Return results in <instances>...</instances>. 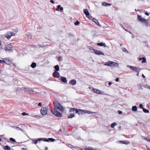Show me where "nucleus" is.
<instances>
[{
  "mask_svg": "<svg viewBox=\"0 0 150 150\" xmlns=\"http://www.w3.org/2000/svg\"><path fill=\"white\" fill-rule=\"evenodd\" d=\"M104 65L108 66H110L112 67H117L119 66L118 64L112 61H109L108 62H106L105 63Z\"/></svg>",
  "mask_w": 150,
  "mask_h": 150,
  "instance_id": "obj_1",
  "label": "nucleus"
},
{
  "mask_svg": "<svg viewBox=\"0 0 150 150\" xmlns=\"http://www.w3.org/2000/svg\"><path fill=\"white\" fill-rule=\"evenodd\" d=\"M54 107L56 109H57L61 111H64V108L58 102L56 101L53 102Z\"/></svg>",
  "mask_w": 150,
  "mask_h": 150,
  "instance_id": "obj_2",
  "label": "nucleus"
},
{
  "mask_svg": "<svg viewBox=\"0 0 150 150\" xmlns=\"http://www.w3.org/2000/svg\"><path fill=\"white\" fill-rule=\"evenodd\" d=\"M71 111H73V112H75L76 113H78V114H81L83 113L89 114V111L86 110H81V109H75L73 108H72L71 109Z\"/></svg>",
  "mask_w": 150,
  "mask_h": 150,
  "instance_id": "obj_3",
  "label": "nucleus"
},
{
  "mask_svg": "<svg viewBox=\"0 0 150 150\" xmlns=\"http://www.w3.org/2000/svg\"><path fill=\"white\" fill-rule=\"evenodd\" d=\"M137 19L139 21L144 23L145 26H148L149 25V23L148 22V20L142 18L141 16L139 15H137Z\"/></svg>",
  "mask_w": 150,
  "mask_h": 150,
  "instance_id": "obj_4",
  "label": "nucleus"
},
{
  "mask_svg": "<svg viewBox=\"0 0 150 150\" xmlns=\"http://www.w3.org/2000/svg\"><path fill=\"white\" fill-rule=\"evenodd\" d=\"M53 114L58 117H61L62 116V114L59 112L57 110L55 109H52L51 110Z\"/></svg>",
  "mask_w": 150,
  "mask_h": 150,
  "instance_id": "obj_5",
  "label": "nucleus"
},
{
  "mask_svg": "<svg viewBox=\"0 0 150 150\" xmlns=\"http://www.w3.org/2000/svg\"><path fill=\"white\" fill-rule=\"evenodd\" d=\"M128 67H129L131 70H133L139 73L140 71V70L137 67H134L128 65L127 66Z\"/></svg>",
  "mask_w": 150,
  "mask_h": 150,
  "instance_id": "obj_6",
  "label": "nucleus"
},
{
  "mask_svg": "<svg viewBox=\"0 0 150 150\" xmlns=\"http://www.w3.org/2000/svg\"><path fill=\"white\" fill-rule=\"evenodd\" d=\"M47 110L46 108L42 107L40 110V113L43 115H45L47 113Z\"/></svg>",
  "mask_w": 150,
  "mask_h": 150,
  "instance_id": "obj_7",
  "label": "nucleus"
},
{
  "mask_svg": "<svg viewBox=\"0 0 150 150\" xmlns=\"http://www.w3.org/2000/svg\"><path fill=\"white\" fill-rule=\"evenodd\" d=\"M93 92L96 93L97 94L102 95L103 94V91H101L99 90L94 88L93 89Z\"/></svg>",
  "mask_w": 150,
  "mask_h": 150,
  "instance_id": "obj_8",
  "label": "nucleus"
},
{
  "mask_svg": "<svg viewBox=\"0 0 150 150\" xmlns=\"http://www.w3.org/2000/svg\"><path fill=\"white\" fill-rule=\"evenodd\" d=\"M94 52L95 54H96L97 55H102L104 56V54L103 53V52H102L99 50H95Z\"/></svg>",
  "mask_w": 150,
  "mask_h": 150,
  "instance_id": "obj_9",
  "label": "nucleus"
},
{
  "mask_svg": "<svg viewBox=\"0 0 150 150\" xmlns=\"http://www.w3.org/2000/svg\"><path fill=\"white\" fill-rule=\"evenodd\" d=\"M12 46L11 44H8L7 45L6 48V51H11L12 49Z\"/></svg>",
  "mask_w": 150,
  "mask_h": 150,
  "instance_id": "obj_10",
  "label": "nucleus"
},
{
  "mask_svg": "<svg viewBox=\"0 0 150 150\" xmlns=\"http://www.w3.org/2000/svg\"><path fill=\"white\" fill-rule=\"evenodd\" d=\"M22 88H23L24 89V91H28L29 92H35L34 90H33L31 88H28L26 87H23Z\"/></svg>",
  "mask_w": 150,
  "mask_h": 150,
  "instance_id": "obj_11",
  "label": "nucleus"
},
{
  "mask_svg": "<svg viewBox=\"0 0 150 150\" xmlns=\"http://www.w3.org/2000/svg\"><path fill=\"white\" fill-rule=\"evenodd\" d=\"M53 76L55 78H58L59 76V72L55 71L53 73Z\"/></svg>",
  "mask_w": 150,
  "mask_h": 150,
  "instance_id": "obj_12",
  "label": "nucleus"
},
{
  "mask_svg": "<svg viewBox=\"0 0 150 150\" xmlns=\"http://www.w3.org/2000/svg\"><path fill=\"white\" fill-rule=\"evenodd\" d=\"M6 37L9 40L11 37L10 32H8L5 35Z\"/></svg>",
  "mask_w": 150,
  "mask_h": 150,
  "instance_id": "obj_13",
  "label": "nucleus"
},
{
  "mask_svg": "<svg viewBox=\"0 0 150 150\" xmlns=\"http://www.w3.org/2000/svg\"><path fill=\"white\" fill-rule=\"evenodd\" d=\"M76 83V81L75 80L73 79L70 80L69 83L71 84L72 85H75Z\"/></svg>",
  "mask_w": 150,
  "mask_h": 150,
  "instance_id": "obj_14",
  "label": "nucleus"
},
{
  "mask_svg": "<svg viewBox=\"0 0 150 150\" xmlns=\"http://www.w3.org/2000/svg\"><path fill=\"white\" fill-rule=\"evenodd\" d=\"M93 21L99 26H101V25L100 24H99L98 21L95 18H93Z\"/></svg>",
  "mask_w": 150,
  "mask_h": 150,
  "instance_id": "obj_15",
  "label": "nucleus"
},
{
  "mask_svg": "<svg viewBox=\"0 0 150 150\" xmlns=\"http://www.w3.org/2000/svg\"><path fill=\"white\" fill-rule=\"evenodd\" d=\"M24 37L29 39H30L32 37L30 33H28L27 34H25L24 35Z\"/></svg>",
  "mask_w": 150,
  "mask_h": 150,
  "instance_id": "obj_16",
  "label": "nucleus"
},
{
  "mask_svg": "<svg viewBox=\"0 0 150 150\" xmlns=\"http://www.w3.org/2000/svg\"><path fill=\"white\" fill-rule=\"evenodd\" d=\"M61 80L64 83H66L67 82V80L66 78L64 76L61 77Z\"/></svg>",
  "mask_w": 150,
  "mask_h": 150,
  "instance_id": "obj_17",
  "label": "nucleus"
},
{
  "mask_svg": "<svg viewBox=\"0 0 150 150\" xmlns=\"http://www.w3.org/2000/svg\"><path fill=\"white\" fill-rule=\"evenodd\" d=\"M42 138H40L36 140H33V142L35 144H36L38 142L42 141Z\"/></svg>",
  "mask_w": 150,
  "mask_h": 150,
  "instance_id": "obj_18",
  "label": "nucleus"
},
{
  "mask_svg": "<svg viewBox=\"0 0 150 150\" xmlns=\"http://www.w3.org/2000/svg\"><path fill=\"white\" fill-rule=\"evenodd\" d=\"M84 13L86 15V16L89 15V13L88 11V10L87 9H84Z\"/></svg>",
  "mask_w": 150,
  "mask_h": 150,
  "instance_id": "obj_19",
  "label": "nucleus"
},
{
  "mask_svg": "<svg viewBox=\"0 0 150 150\" xmlns=\"http://www.w3.org/2000/svg\"><path fill=\"white\" fill-rule=\"evenodd\" d=\"M97 45L100 46H104L105 47H106L105 44V43L101 42L98 43Z\"/></svg>",
  "mask_w": 150,
  "mask_h": 150,
  "instance_id": "obj_20",
  "label": "nucleus"
},
{
  "mask_svg": "<svg viewBox=\"0 0 150 150\" xmlns=\"http://www.w3.org/2000/svg\"><path fill=\"white\" fill-rule=\"evenodd\" d=\"M132 110L134 111H137V108L136 106H134L132 107Z\"/></svg>",
  "mask_w": 150,
  "mask_h": 150,
  "instance_id": "obj_21",
  "label": "nucleus"
},
{
  "mask_svg": "<svg viewBox=\"0 0 150 150\" xmlns=\"http://www.w3.org/2000/svg\"><path fill=\"white\" fill-rule=\"evenodd\" d=\"M119 142H120L121 143L125 144H128L129 143V142H127L126 141H119Z\"/></svg>",
  "mask_w": 150,
  "mask_h": 150,
  "instance_id": "obj_22",
  "label": "nucleus"
},
{
  "mask_svg": "<svg viewBox=\"0 0 150 150\" xmlns=\"http://www.w3.org/2000/svg\"><path fill=\"white\" fill-rule=\"evenodd\" d=\"M84 149L85 150H95L96 149H93V148L91 147H88L85 148Z\"/></svg>",
  "mask_w": 150,
  "mask_h": 150,
  "instance_id": "obj_23",
  "label": "nucleus"
},
{
  "mask_svg": "<svg viewBox=\"0 0 150 150\" xmlns=\"http://www.w3.org/2000/svg\"><path fill=\"white\" fill-rule=\"evenodd\" d=\"M88 49L91 51V52L93 53L94 52L95 50H94L93 48L92 47H89Z\"/></svg>",
  "mask_w": 150,
  "mask_h": 150,
  "instance_id": "obj_24",
  "label": "nucleus"
},
{
  "mask_svg": "<svg viewBox=\"0 0 150 150\" xmlns=\"http://www.w3.org/2000/svg\"><path fill=\"white\" fill-rule=\"evenodd\" d=\"M36 66V64L35 62H33L32 63L31 67L33 68H35Z\"/></svg>",
  "mask_w": 150,
  "mask_h": 150,
  "instance_id": "obj_25",
  "label": "nucleus"
},
{
  "mask_svg": "<svg viewBox=\"0 0 150 150\" xmlns=\"http://www.w3.org/2000/svg\"><path fill=\"white\" fill-rule=\"evenodd\" d=\"M67 146L72 149H73V148H76L74 146L70 144H68Z\"/></svg>",
  "mask_w": 150,
  "mask_h": 150,
  "instance_id": "obj_26",
  "label": "nucleus"
},
{
  "mask_svg": "<svg viewBox=\"0 0 150 150\" xmlns=\"http://www.w3.org/2000/svg\"><path fill=\"white\" fill-rule=\"evenodd\" d=\"M111 4H109L107 3L106 2H103L102 3V5L105 6H110L111 5Z\"/></svg>",
  "mask_w": 150,
  "mask_h": 150,
  "instance_id": "obj_27",
  "label": "nucleus"
},
{
  "mask_svg": "<svg viewBox=\"0 0 150 150\" xmlns=\"http://www.w3.org/2000/svg\"><path fill=\"white\" fill-rule=\"evenodd\" d=\"M143 112L146 113H149V111L148 110L144 108H143Z\"/></svg>",
  "mask_w": 150,
  "mask_h": 150,
  "instance_id": "obj_28",
  "label": "nucleus"
},
{
  "mask_svg": "<svg viewBox=\"0 0 150 150\" xmlns=\"http://www.w3.org/2000/svg\"><path fill=\"white\" fill-rule=\"evenodd\" d=\"M54 68L57 71H58L59 70V67L58 65L55 66Z\"/></svg>",
  "mask_w": 150,
  "mask_h": 150,
  "instance_id": "obj_29",
  "label": "nucleus"
},
{
  "mask_svg": "<svg viewBox=\"0 0 150 150\" xmlns=\"http://www.w3.org/2000/svg\"><path fill=\"white\" fill-rule=\"evenodd\" d=\"M4 149H5L7 150H11V148L9 146L7 145H6L5 146Z\"/></svg>",
  "mask_w": 150,
  "mask_h": 150,
  "instance_id": "obj_30",
  "label": "nucleus"
},
{
  "mask_svg": "<svg viewBox=\"0 0 150 150\" xmlns=\"http://www.w3.org/2000/svg\"><path fill=\"white\" fill-rule=\"evenodd\" d=\"M74 115L73 114H71L69 115L68 116V118H71L74 117Z\"/></svg>",
  "mask_w": 150,
  "mask_h": 150,
  "instance_id": "obj_31",
  "label": "nucleus"
},
{
  "mask_svg": "<svg viewBox=\"0 0 150 150\" xmlns=\"http://www.w3.org/2000/svg\"><path fill=\"white\" fill-rule=\"evenodd\" d=\"M117 125V123L113 122L112 123V124L111 125V127L112 128H113L115 126H116Z\"/></svg>",
  "mask_w": 150,
  "mask_h": 150,
  "instance_id": "obj_32",
  "label": "nucleus"
},
{
  "mask_svg": "<svg viewBox=\"0 0 150 150\" xmlns=\"http://www.w3.org/2000/svg\"><path fill=\"white\" fill-rule=\"evenodd\" d=\"M55 139L53 138H48V141H50L52 142H54L55 141Z\"/></svg>",
  "mask_w": 150,
  "mask_h": 150,
  "instance_id": "obj_33",
  "label": "nucleus"
},
{
  "mask_svg": "<svg viewBox=\"0 0 150 150\" xmlns=\"http://www.w3.org/2000/svg\"><path fill=\"white\" fill-rule=\"evenodd\" d=\"M86 16L88 18H89L90 20H91L92 18V16L90 14H89V15H88L87 16Z\"/></svg>",
  "mask_w": 150,
  "mask_h": 150,
  "instance_id": "obj_34",
  "label": "nucleus"
},
{
  "mask_svg": "<svg viewBox=\"0 0 150 150\" xmlns=\"http://www.w3.org/2000/svg\"><path fill=\"white\" fill-rule=\"evenodd\" d=\"M42 141H44L46 142H49L48 141V139H47V138H44L43 139L42 138Z\"/></svg>",
  "mask_w": 150,
  "mask_h": 150,
  "instance_id": "obj_35",
  "label": "nucleus"
},
{
  "mask_svg": "<svg viewBox=\"0 0 150 150\" xmlns=\"http://www.w3.org/2000/svg\"><path fill=\"white\" fill-rule=\"evenodd\" d=\"M42 141H44L46 142H49L48 141V139H47V138H44L43 139L42 138Z\"/></svg>",
  "mask_w": 150,
  "mask_h": 150,
  "instance_id": "obj_36",
  "label": "nucleus"
},
{
  "mask_svg": "<svg viewBox=\"0 0 150 150\" xmlns=\"http://www.w3.org/2000/svg\"><path fill=\"white\" fill-rule=\"evenodd\" d=\"M122 51L124 52L128 53V52L127 50H126V49L125 48H123L122 49Z\"/></svg>",
  "mask_w": 150,
  "mask_h": 150,
  "instance_id": "obj_37",
  "label": "nucleus"
},
{
  "mask_svg": "<svg viewBox=\"0 0 150 150\" xmlns=\"http://www.w3.org/2000/svg\"><path fill=\"white\" fill-rule=\"evenodd\" d=\"M143 61H142V63H145L146 62V59L144 57H142Z\"/></svg>",
  "mask_w": 150,
  "mask_h": 150,
  "instance_id": "obj_38",
  "label": "nucleus"
},
{
  "mask_svg": "<svg viewBox=\"0 0 150 150\" xmlns=\"http://www.w3.org/2000/svg\"><path fill=\"white\" fill-rule=\"evenodd\" d=\"M58 60L59 61H61L62 60V58L61 57H58Z\"/></svg>",
  "mask_w": 150,
  "mask_h": 150,
  "instance_id": "obj_39",
  "label": "nucleus"
},
{
  "mask_svg": "<svg viewBox=\"0 0 150 150\" xmlns=\"http://www.w3.org/2000/svg\"><path fill=\"white\" fill-rule=\"evenodd\" d=\"M10 140L11 141L13 142H16V140L12 138H10Z\"/></svg>",
  "mask_w": 150,
  "mask_h": 150,
  "instance_id": "obj_40",
  "label": "nucleus"
},
{
  "mask_svg": "<svg viewBox=\"0 0 150 150\" xmlns=\"http://www.w3.org/2000/svg\"><path fill=\"white\" fill-rule=\"evenodd\" d=\"M13 127L15 129H17L18 130H20V129H21V128L18 127L14 126Z\"/></svg>",
  "mask_w": 150,
  "mask_h": 150,
  "instance_id": "obj_41",
  "label": "nucleus"
},
{
  "mask_svg": "<svg viewBox=\"0 0 150 150\" xmlns=\"http://www.w3.org/2000/svg\"><path fill=\"white\" fill-rule=\"evenodd\" d=\"M11 36H13L15 35V33L12 32H10Z\"/></svg>",
  "mask_w": 150,
  "mask_h": 150,
  "instance_id": "obj_42",
  "label": "nucleus"
},
{
  "mask_svg": "<svg viewBox=\"0 0 150 150\" xmlns=\"http://www.w3.org/2000/svg\"><path fill=\"white\" fill-rule=\"evenodd\" d=\"M79 23V22L78 21H77L74 23V25H78Z\"/></svg>",
  "mask_w": 150,
  "mask_h": 150,
  "instance_id": "obj_43",
  "label": "nucleus"
},
{
  "mask_svg": "<svg viewBox=\"0 0 150 150\" xmlns=\"http://www.w3.org/2000/svg\"><path fill=\"white\" fill-rule=\"evenodd\" d=\"M142 138L146 140L148 137H145L143 136H141Z\"/></svg>",
  "mask_w": 150,
  "mask_h": 150,
  "instance_id": "obj_44",
  "label": "nucleus"
},
{
  "mask_svg": "<svg viewBox=\"0 0 150 150\" xmlns=\"http://www.w3.org/2000/svg\"><path fill=\"white\" fill-rule=\"evenodd\" d=\"M139 107L140 108H142L143 109V108H144L143 107V105L142 104H140L139 105Z\"/></svg>",
  "mask_w": 150,
  "mask_h": 150,
  "instance_id": "obj_45",
  "label": "nucleus"
},
{
  "mask_svg": "<svg viewBox=\"0 0 150 150\" xmlns=\"http://www.w3.org/2000/svg\"><path fill=\"white\" fill-rule=\"evenodd\" d=\"M28 113H26L25 112H23L22 113V115H23L24 116L27 115H28Z\"/></svg>",
  "mask_w": 150,
  "mask_h": 150,
  "instance_id": "obj_46",
  "label": "nucleus"
},
{
  "mask_svg": "<svg viewBox=\"0 0 150 150\" xmlns=\"http://www.w3.org/2000/svg\"><path fill=\"white\" fill-rule=\"evenodd\" d=\"M146 11L145 12V14L147 16H149V14L148 12H147V11Z\"/></svg>",
  "mask_w": 150,
  "mask_h": 150,
  "instance_id": "obj_47",
  "label": "nucleus"
},
{
  "mask_svg": "<svg viewBox=\"0 0 150 150\" xmlns=\"http://www.w3.org/2000/svg\"><path fill=\"white\" fill-rule=\"evenodd\" d=\"M38 105L39 106H40V107H42V103H39L38 104Z\"/></svg>",
  "mask_w": 150,
  "mask_h": 150,
  "instance_id": "obj_48",
  "label": "nucleus"
},
{
  "mask_svg": "<svg viewBox=\"0 0 150 150\" xmlns=\"http://www.w3.org/2000/svg\"><path fill=\"white\" fill-rule=\"evenodd\" d=\"M146 141L147 142H150V139H149V138L147 137Z\"/></svg>",
  "mask_w": 150,
  "mask_h": 150,
  "instance_id": "obj_49",
  "label": "nucleus"
},
{
  "mask_svg": "<svg viewBox=\"0 0 150 150\" xmlns=\"http://www.w3.org/2000/svg\"><path fill=\"white\" fill-rule=\"evenodd\" d=\"M20 130L23 132L24 133H25V130L22 129H20Z\"/></svg>",
  "mask_w": 150,
  "mask_h": 150,
  "instance_id": "obj_50",
  "label": "nucleus"
},
{
  "mask_svg": "<svg viewBox=\"0 0 150 150\" xmlns=\"http://www.w3.org/2000/svg\"><path fill=\"white\" fill-rule=\"evenodd\" d=\"M57 7L59 9L60 8H61V6L60 5H59L57 6Z\"/></svg>",
  "mask_w": 150,
  "mask_h": 150,
  "instance_id": "obj_51",
  "label": "nucleus"
},
{
  "mask_svg": "<svg viewBox=\"0 0 150 150\" xmlns=\"http://www.w3.org/2000/svg\"><path fill=\"white\" fill-rule=\"evenodd\" d=\"M119 80V79L118 78H117L115 79V81L116 82H117Z\"/></svg>",
  "mask_w": 150,
  "mask_h": 150,
  "instance_id": "obj_52",
  "label": "nucleus"
},
{
  "mask_svg": "<svg viewBox=\"0 0 150 150\" xmlns=\"http://www.w3.org/2000/svg\"><path fill=\"white\" fill-rule=\"evenodd\" d=\"M50 2L52 4H54V1L53 0H51L50 1Z\"/></svg>",
  "mask_w": 150,
  "mask_h": 150,
  "instance_id": "obj_53",
  "label": "nucleus"
},
{
  "mask_svg": "<svg viewBox=\"0 0 150 150\" xmlns=\"http://www.w3.org/2000/svg\"><path fill=\"white\" fill-rule=\"evenodd\" d=\"M63 8L62 7H61V8H60V10L61 11H63Z\"/></svg>",
  "mask_w": 150,
  "mask_h": 150,
  "instance_id": "obj_54",
  "label": "nucleus"
},
{
  "mask_svg": "<svg viewBox=\"0 0 150 150\" xmlns=\"http://www.w3.org/2000/svg\"><path fill=\"white\" fill-rule=\"evenodd\" d=\"M95 113V112L89 111V114H93V113Z\"/></svg>",
  "mask_w": 150,
  "mask_h": 150,
  "instance_id": "obj_55",
  "label": "nucleus"
},
{
  "mask_svg": "<svg viewBox=\"0 0 150 150\" xmlns=\"http://www.w3.org/2000/svg\"><path fill=\"white\" fill-rule=\"evenodd\" d=\"M118 112L119 114H121L122 113V112L120 110L118 111Z\"/></svg>",
  "mask_w": 150,
  "mask_h": 150,
  "instance_id": "obj_56",
  "label": "nucleus"
},
{
  "mask_svg": "<svg viewBox=\"0 0 150 150\" xmlns=\"http://www.w3.org/2000/svg\"><path fill=\"white\" fill-rule=\"evenodd\" d=\"M112 83L111 82H109L108 83V84L109 85H111L112 84Z\"/></svg>",
  "mask_w": 150,
  "mask_h": 150,
  "instance_id": "obj_57",
  "label": "nucleus"
},
{
  "mask_svg": "<svg viewBox=\"0 0 150 150\" xmlns=\"http://www.w3.org/2000/svg\"><path fill=\"white\" fill-rule=\"evenodd\" d=\"M45 150H47L48 149L47 147V146L45 147Z\"/></svg>",
  "mask_w": 150,
  "mask_h": 150,
  "instance_id": "obj_58",
  "label": "nucleus"
},
{
  "mask_svg": "<svg viewBox=\"0 0 150 150\" xmlns=\"http://www.w3.org/2000/svg\"><path fill=\"white\" fill-rule=\"evenodd\" d=\"M147 86H148V87H147V88L149 89L150 90V86L148 85H147Z\"/></svg>",
  "mask_w": 150,
  "mask_h": 150,
  "instance_id": "obj_59",
  "label": "nucleus"
},
{
  "mask_svg": "<svg viewBox=\"0 0 150 150\" xmlns=\"http://www.w3.org/2000/svg\"><path fill=\"white\" fill-rule=\"evenodd\" d=\"M6 63V62L5 61H4V60H3L2 61V63Z\"/></svg>",
  "mask_w": 150,
  "mask_h": 150,
  "instance_id": "obj_60",
  "label": "nucleus"
},
{
  "mask_svg": "<svg viewBox=\"0 0 150 150\" xmlns=\"http://www.w3.org/2000/svg\"><path fill=\"white\" fill-rule=\"evenodd\" d=\"M142 76L144 78H145V76H144V75L143 74H142Z\"/></svg>",
  "mask_w": 150,
  "mask_h": 150,
  "instance_id": "obj_61",
  "label": "nucleus"
},
{
  "mask_svg": "<svg viewBox=\"0 0 150 150\" xmlns=\"http://www.w3.org/2000/svg\"><path fill=\"white\" fill-rule=\"evenodd\" d=\"M2 61L3 60H1L0 59V63H2Z\"/></svg>",
  "mask_w": 150,
  "mask_h": 150,
  "instance_id": "obj_62",
  "label": "nucleus"
},
{
  "mask_svg": "<svg viewBox=\"0 0 150 150\" xmlns=\"http://www.w3.org/2000/svg\"><path fill=\"white\" fill-rule=\"evenodd\" d=\"M34 117H40V116H38V115L35 116Z\"/></svg>",
  "mask_w": 150,
  "mask_h": 150,
  "instance_id": "obj_63",
  "label": "nucleus"
},
{
  "mask_svg": "<svg viewBox=\"0 0 150 150\" xmlns=\"http://www.w3.org/2000/svg\"><path fill=\"white\" fill-rule=\"evenodd\" d=\"M22 150H26V149L25 148H23L22 149Z\"/></svg>",
  "mask_w": 150,
  "mask_h": 150,
  "instance_id": "obj_64",
  "label": "nucleus"
}]
</instances>
